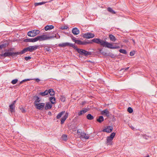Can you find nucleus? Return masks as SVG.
I'll return each mask as SVG.
<instances>
[{
	"label": "nucleus",
	"mask_w": 157,
	"mask_h": 157,
	"mask_svg": "<svg viewBox=\"0 0 157 157\" xmlns=\"http://www.w3.org/2000/svg\"><path fill=\"white\" fill-rule=\"evenodd\" d=\"M98 51H99V52L100 53H101L102 52V49H100V48H98Z\"/></svg>",
	"instance_id": "bf43d9fd"
},
{
	"label": "nucleus",
	"mask_w": 157,
	"mask_h": 157,
	"mask_svg": "<svg viewBox=\"0 0 157 157\" xmlns=\"http://www.w3.org/2000/svg\"><path fill=\"white\" fill-rule=\"evenodd\" d=\"M40 41L48 40L49 39L54 38L55 37H56L57 39L58 38L56 37V36H48L46 35H40Z\"/></svg>",
	"instance_id": "20e7f679"
},
{
	"label": "nucleus",
	"mask_w": 157,
	"mask_h": 157,
	"mask_svg": "<svg viewBox=\"0 0 157 157\" xmlns=\"http://www.w3.org/2000/svg\"><path fill=\"white\" fill-rule=\"evenodd\" d=\"M99 44L101 45V46L111 49H119L120 48L119 46H113V43H109L104 41L103 40H101L100 39Z\"/></svg>",
	"instance_id": "f257e3e1"
},
{
	"label": "nucleus",
	"mask_w": 157,
	"mask_h": 157,
	"mask_svg": "<svg viewBox=\"0 0 157 157\" xmlns=\"http://www.w3.org/2000/svg\"><path fill=\"white\" fill-rule=\"evenodd\" d=\"M16 101H17V100H15L14 101H13L12 102V103H11V104L13 105H15V103H16Z\"/></svg>",
	"instance_id": "6e6d98bb"
},
{
	"label": "nucleus",
	"mask_w": 157,
	"mask_h": 157,
	"mask_svg": "<svg viewBox=\"0 0 157 157\" xmlns=\"http://www.w3.org/2000/svg\"><path fill=\"white\" fill-rule=\"evenodd\" d=\"M54 28V26L53 25H47L45 26L44 29L45 31L52 29Z\"/></svg>",
	"instance_id": "aec40b11"
},
{
	"label": "nucleus",
	"mask_w": 157,
	"mask_h": 157,
	"mask_svg": "<svg viewBox=\"0 0 157 157\" xmlns=\"http://www.w3.org/2000/svg\"><path fill=\"white\" fill-rule=\"evenodd\" d=\"M80 137L81 138H84L85 139H88L89 137L88 134H87L83 132L81 133Z\"/></svg>",
	"instance_id": "4468645a"
},
{
	"label": "nucleus",
	"mask_w": 157,
	"mask_h": 157,
	"mask_svg": "<svg viewBox=\"0 0 157 157\" xmlns=\"http://www.w3.org/2000/svg\"><path fill=\"white\" fill-rule=\"evenodd\" d=\"M34 38L35 42L38 40L40 41V36H37L36 37Z\"/></svg>",
	"instance_id": "37998d69"
},
{
	"label": "nucleus",
	"mask_w": 157,
	"mask_h": 157,
	"mask_svg": "<svg viewBox=\"0 0 157 157\" xmlns=\"http://www.w3.org/2000/svg\"><path fill=\"white\" fill-rule=\"evenodd\" d=\"M68 28V27L67 25L62 26H61L60 28V29L62 30L67 29Z\"/></svg>",
	"instance_id": "4c0bfd02"
},
{
	"label": "nucleus",
	"mask_w": 157,
	"mask_h": 157,
	"mask_svg": "<svg viewBox=\"0 0 157 157\" xmlns=\"http://www.w3.org/2000/svg\"><path fill=\"white\" fill-rule=\"evenodd\" d=\"M19 54H22L21 52H13V56H15L17 55H19Z\"/></svg>",
	"instance_id": "a19ab883"
},
{
	"label": "nucleus",
	"mask_w": 157,
	"mask_h": 157,
	"mask_svg": "<svg viewBox=\"0 0 157 157\" xmlns=\"http://www.w3.org/2000/svg\"><path fill=\"white\" fill-rule=\"evenodd\" d=\"M104 119L103 117L102 116H100L97 119V121L99 123H101L103 121H104Z\"/></svg>",
	"instance_id": "393cba45"
},
{
	"label": "nucleus",
	"mask_w": 157,
	"mask_h": 157,
	"mask_svg": "<svg viewBox=\"0 0 157 157\" xmlns=\"http://www.w3.org/2000/svg\"><path fill=\"white\" fill-rule=\"evenodd\" d=\"M48 94H49L51 96H53L55 94V92L53 89H51L48 90Z\"/></svg>",
	"instance_id": "a878e982"
},
{
	"label": "nucleus",
	"mask_w": 157,
	"mask_h": 157,
	"mask_svg": "<svg viewBox=\"0 0 157 157\" xmlns=\"http://www.w3.org/2000/svg\"><path fill=\"white\" fill-rule=\"evenodd\" d=\"M40 32L39 30L35 29L28 32L27 35L30 37H34L39 34Z\"/></svg>",
	"instance_id": "7ed1b4c3"
},
{
	"label": "nucleus",
	"mask_w": 157,
	"mask_h": 157,
	"mask_svg": "<svg viewBox=\"0 0 157 157\" xmlns=\"http://www.w3.org/2000/svg\"><path fill=\"white\" fill-rule=\"evenodd\" d=\"M45 47H46L47 48H45L44 49V50H45L46 51H47V52H49L51 50H50V48H51V47L48 46V45H47V46Z\"/></svg>",
	"instance_id": "c9c22d12"
},
{
	"label": "nucleus",
	"mask_w": 157,
	"mask_h": 157,
	"mask_svg": "<svg viewBox=\"0 0 157 157\" xmlns=\"http://www.w3.org/2000/svg\"><path fill=\"white\" fill-rule=\"evenodd\" d=\"M71 37L72 40L73 41L75 42V40H76L75 39V38L72 35L71 36Z\"/></svg>",
	"instance_id": "3c124183"
},
{
	"label": "nucleus",
	"mask_w": 157,
	"mask_h": 157,
	"mask_svg": "<svg viewBox=\"0 0 157 157\" xmlns=\"http://www.w3.org/2000/svg\"><path fill=\"white\" fill-rule=\"evenodd\" d=\"M34 105L37 109L42 110L44 107L45 103H36L34 104Z\"/></svg>",
	"instance_id": "0eeeda50"
},
{
	"label": "nucleus",
	"mask_w": 157,
	"mask_h": 157,
	"mask_svg": "<svg viewBox=\"0 0 157 157\" xmlns=\"http://www.w3.org/2000/svg\"><path fill=\"white\" fill-rule=\"evenodd\" d=\"M75 43L81 45L82 41L76 40H75Z\"/></svg>",
	"instance_id": "ea45409f"
},
{
	"label": "nucleus",
	"mask_w": 157,
	"mask_h": 157,
	"mask_svg": "<svg viewBox=\"0 0 157 157\" xmlns=\"http://www.w3.org/2000/svg\"><path fill=\"white\" fill-rule=\"evenodd\" d=\"M18 81V80L17 79H15L12 80L11 81V83L13 85L16 84Z\"/></svg>",
	"instance_id": "f704fd0d"
},
{
	"label": "nucleus",
	"mask_w": 157,
	"mask_h": 157,
	"mask_svg": "<svg viewBox=\"0 0 157 157\" xmlns=\"http://www.w3.org/2000/svg\"><path fill=\"white\" fill-rule=\"evenodd\" d=\"M94 36V35L91 33H88L83 35V37L86 39L93 38Z\"/></svg>",
	"instance_id": "9d476101"
},
{
	"label": "nucleus",
	"mask_w": 157,
	"mask_h": 157,
	"mask_svg": "<svg viewBox=\"0 0 157 157\" xmlns=\"http://www.w3.org/2000/svg\"><path fill=\"white\" fill-rule=\"evenodd\" d=\"M88 109H84L83 110L80 111L78 113L79 116H81L82 114L85 113L86 112L88 111Z\"/></svg>",
	"instance_id": "6ab92c4d"
},
{
	"label": "nucleus",
	"mask_w": 157,
	"mask_h": 157,
	"mask_svg": "<svg viewBox=\"0 0 157 157\" xmlns=\"http://www.w3.org/2000/svg\"><path fill=\"white\" fill-rule=\"evenodd\" d=\"M22 83V82H21V81L19 84H18V85L20 86L21 84Z\"/></svg>",
	"instance_id": "e2e57ef3"
},
{
	"label": "nucleus",
	"mask_w": 157,
	"mask_h": 157,
	"mask_svg": "<svg viewBox=\"0 0 157 157\" xmlns=\"http://www.w3.org/2000/svg\"><path fill=\"white\" fill-rule=\"evenodd\" d=\"M109 38L110 41L113 42H115L117 40L115 36L112 34L109 35Z\"/></svg>",
	"instance_id": "412c9836"
},
{
	"label": "nucleus",
	"mask_w": 157,
	"mask_h": 157,
	"mask_svg": "<svg viewBox=\"0 0 157 157\" xmlns=\"http://www.w3.org/2000/svg\"><path fill=\"white\" fill-rule=\"evenodd\" d=\"M50 101L52 104H54L56 102V98L55 97H52L49 98Z\"/></svg>",
	"instance_id": "cd10ccee"
},
{
	"label": "nucleus",
	"mask_w": 157,
	"mask_h": 157,
	"mask_svg": "<svg viewBox=\"0 0 157 157\" xmlns=\"http://www.w3.org/2000/svg\"><path fill=\"white\" fill-rule=\"evenodd\" d=\"M60 100L63 102H64L65 100V97L64 96H61L60 98Z\"/></svg>",
	"instance_id": "e433bc0d"
},
{
	"label": "nucleus",
	"mask_w": 157,
	"mask_h": 157,
	"mask_svg": "<svg viewBox=\"0 0 157 157\" xmlns=\"http://www.w3.org/2000/svg\"><path fill=\"white\" fill-rule=\"evenodd\" d=\"M0 56L2 57H9L10 56H13V52H10L6 51L4 53H2L0 54Z\"/></svg>",
	"instance_id": "6e6552de"
},
{
	"label": "nucleus",
	"mask_w": 157,
	"mask_h": 157,
	"mask_svg": "<svg viewBox=\"0 0 157 157\" xmlns=\"http://www.w3.org/2000/svg\"><path fill=\"white\" fill-rule=\"evenodd\" d=\"M130 128H132V129H133H133H134V128L132 126V127L130 126Z\"/></svg>",
	"instance_id": "0e129e2a"
},
{
	"label": "nucleus",
	"mask_w": 157,
	"mask_h": 157,
	"mask_svg": "<svg viewBox=\"0 0 157 157\" xmlns=\"http://www.w3.org/2000/svg\"><path fill=\"white\" fill-rule=\"evenodd\" d=\"M47 2H36L35 3H34V5L35 6H39V5H41L47 3Z\"/></svg>",
	"instance_id": "7c9ffc66"
},
{
	"label": "nucleus",
	"mask_w": 157,
	"mask_h": 157,
	"mask_svg": "<svg viewBox=\"0 0 157 157\" xmlns=\"http://www.w3.org/2000/svg\"><path fill=\"white\" fill-rule=\"evenodd\" d=\"M72 33L75 35H77L79 33V31L77 28H74L72 30Z\"/></svg>",
	"instance_id": "f3484780"
},
{
	"label": "nucleus",
	"mask_w": 157,
	"mask_h": 157,
	"mask_svg": "<svg viewBox=\"0 0 157 157\" xmlns=\"http://www.w3.org/2000/svg\"><path fill=\"white\" fill-rule=\"evenodd\" d=\"M21 82H22V83H23V82H25V81L24 80H22V81H21Z\"/></svg>",
	"instance_id": "338daca9"
},
{
	"label": "nucleus",
	"mask_w": 157,
	"mask_h": 157,
	"mask_svg": "<svg viewBox=\"0 0 157 157\" xmlns=\"http://www.w3.org/2000/svg\"><path fill=\"white\" fill-rule=\"evenodd\" d=\"M65 111H62L60 112L57 116L56 118L57 119H59L65 113Z\"/></svg>",
	"instance_id": "b1692460"
},
{
	"label": "nucleus",
	"mask_w": 157,
	"mask_h": 157,
	"mask_svg": "<svg viewBox=\"0 0 157 157\" xmlns=\"http://www.w3.org/2000/svg\"><path fill=\"white\" fill-rule=\"evenodd\" d=\"M75 44H71L69 43L66 42L63 43L62 44H58V46L59 47H61L63 48L67 46H69L71 47H72L73 48H75Z\"/></svg>",
	"instance_id": "39448f33"
},
{
	"label": "nucleus",
	"mask_w": 157,
	"mask_h": 157,
	"mask_svg": "<svg viewBox=\"0 0 157 157\" xmlns=\"http://www.w3.org/2000/svg\"><path fill=\"white\" fill-rule=\"evenodd\" d=\"M99 38H94L92 39L91 40H88L86 41V44H92L93 42H94L99 44V42H98L99 41Z\"/></svg>",
	"instance_id": "1a4fd4ad"
},
{
	"label": "nucleus",
	"mask_w": 157,
	"mask_h": 157,
	"mask_svg": "<svg viewBox=\"0 0 157 157\" xmlns=\"http://www.w3.org/2000/svg\"><path fill=\"white\" fill-rule=\"evenodd\" d=\"M86 44V41H82V43H81V45H85Z\"/></svg>",
	"instance_id": "603ef678"
},
{
	"label": "nucleus",
	"mask_w": 157,
	"mask_h": 157,
	"mask_svg": "<svg viewBox=\"0 0 157 157\" xmlns=\"http://www.w3.org/2000/svg\"><path fill=\"white\" fill-rule=\"evenodd\" d=\"M31 57L30 56H25V59L26 61H28L31 59Z\"/></svg>",
	"instance_id": "09e8293b"
},
{
	"label": "nucleus",
	"mask_w": 157,
	"mask_h": 157,
	"mask_svg": "<svg viewBox=\"0 0 157 157\" xmlns=\"http://www.w3.org/2000/svg\"><path fill=\"white\" fill-rule=\"evenodd\" d=\"M8 45V44L6 43H3L0 45V50L6 47Z\"/></svg>",
	"instance_id": "c756f323"
},
{
	"label": "nucleus",
	"mask_w": 157,
	"mask_h": 157,
	"mask_svg": "<svg viewBox=\"0 0 157 157\" xmlns=\"http://www.w3.org/2000/svg\"><path fill=\"white\" fill-rule=\"evenodd\" d=\"M123 42H125V43H127L128 41L127 40H124L123 41Z\"/></svg>",
	"instance_id": "052dcab7"
},
{
	"label": "nucleus",
	"mask_w": 157,
	"mask_h": 157,
	"mask_svg": "<svg viewBox=\"0 0 157 157\" xmlns=\"http://www.w3.org/2000/svg\"><path fill=\"white\" fill-rule=\"evenodd\" d=\"M33 98L34 99H36L34 102V104H35L36 103H39L40 101L39 97L36 95Z\"/></svg>",
	"instance_id": "5701e85b"
},
{
	"label": "nucleus",
	"mask_w": 157,
	"mask_h": 157,
	"mask_svg": "<svg viewBox=\"0 0 157 157\" xmlns=\"http://www.w3.org/2000/svg\"><path fill=\"white\" fill-rule=\"evenodd\" d=\"M20 109L21 112L23 113H25L26 111V110L22 107H20Z\"/></svg>",
	"instance_id": "79ce46f5"
},
{
	"label": "nucleus",
	"mask_w": 157,
	"mask_h": 157,
	"mask_svg": "<svg viewBox=\"0 0 157 157\" xmlns=\"http://www.w3.org/2000/svg\"><path fill=\"white\" fill-rule=\"evenodd\" d=\"M23 41L25 42H35V38H27L23 40Z\"/></svg>",
	"instance_id": "dca6fc26"
},
{
	"label": "nucleus",
	"mask_w": 157,
	"mask_h": 157,
	"mask_svg": "<svg viewBox=\"0 0 157 157\" xmlns=\"http://www.w3.org/2000/svg\"><path fill=\"white\" fill-rule=\"evenodd\" d=\"M39 47L38 45L30 46L28 47H26L27 52H32L33 51L36 50Z\"/></svg>",
	"instance_id": "423d86ee"
},
{
	"label": "nucleus",
	"mask_w": 157,
	"mask_h": 157,
	"mask_svg": "<svg viewBox=\"0 0 157 157\" xmlns=\"http://www.w3.org/2000/svg\"><path fill=\"white\" fill-rule=\"evenodd\" d=\"M146 157H149V155H147Z\"/></svg>",
	"instance_id": "774afa93"
},
{
	"label": "nucleus",
	"mask_w": 157,
	"mask_h": 157,
	"mask_svg": "<svg viewBox=\"0 0 157 157\" xmlns=\"http://www.w3.org/2000/svg\"><path fill=\"white\" fill-rule=\"evenodd\" d=\"M107 10L108 12H109L112 14H114L116 13V12L110 7H108L107 8Z\"/></svg>",
	"instance_id": "bb28decb"
},
{
	"label": "nucleus",
	"mask_w": 157,
	"mask_h": 157,
	"mask_svg": "<svg viewBox=\"0 0 157 157\" xmlns=\"http://www.w3.org/2000/svg\"><path fill=\"white\" fill-rule=\"evenodd\" d=\"M14 49V48H10L9 49H6L5 51H6L10 52V51H13Z\"/></svg>",
	"instance_id": "de8ad7c7"
},
{
	"label": "nucleus",
	"mask_w": 157,
	"mask_h": 157,
	"mask_svg": "<svg viewBox=\"0 0 157 157\" xmlns=\"http://www.w3.org/2000/svg\"><path fill=\"white\" fill-rule=\"evenodd\" d=\"M62 139L64 141H66L67 139V136L66 135L63 134L61 137Z\"/></svg>",
	"instance_id": "473e14b6"
},
{
	"label": "nucleus",
	"mask_w": 157,
	"mask_h": 157,
	"mask_svg": "<svg viewBox=\"0 0 157 157\" xmlns=\"http://www.w3.org/2000/svg\"><path fill=\"white\" fill-rule=\"evenodd\" d=\"M132 41L135 44V42L134 40L132 39Z\"/></svg>",
	"instance_id": "69168bd1"
},
{
	"label": "nucleus",
	"mask_w": 157,
	"mask_h": 157,
	"mask_svg": "<svg viewBox=\"0 0 157 157\" xmlns=\"http://www.w3.org/2000/svg\"><path fill=\"white\" fill-rule=\"evenodd\" d=\"M68 116V113H66L65 115L64 116L61 118L60 122V123L61 124H62L64 123L65 121L67 118Z\"/></svg>",
	"instance_id": "ddd939ff"
},
{
	"label": "nucleus",
	"mask_w": 157,
	"mask_h": 157,
	"mask_svg": "<svg viewBox=\"0 0 157 157\" xmlns=\"http://www.w3.org/2000/svg\"><path fill=\"white\" fill-rule=\"evenodd\" d=\"M116 135L115 133L113 132L111 134L110 136H109V137L111 138L112 139H113L114 138V136H115Z\"/></svg>",
	"instance_id": "a18cd8bd"
},
{
	"label": "nucleus",
	"mask_w": 157,
	"mask_h": 157,
	"mask_svg": "<svg viewBox=\"0 0 157 157\" xmlns=\"http://www.w3.org/2000/svg\"><path fill=\"white\" fill-rule=\"evenodd\" d=\"M101 54L104 56H108L107 55V53L105 52H102Z\"/></svg>",
	"instance_id": "864d4df0"
},
{
	"label": "nucleus",
	"mask_w": 157,
	"mask_h": 157,
	"mask_svg": "<svg viewBox=\"0 0 157 157\" xmlns=\"http://www.w3.org/2000/svg\"><path fill=\"white\" fill-rule=\"evenodd\" d=\"M80 130H80V129L78 130L77 132V133H78V134H79L80 135L81 133L82 132H80Z\"/></svg>",
	"instance_id": "13d9d810"
},
{
	"label": "nucleus",
	"mask_w": 157,
	"mask_h": 157,
	"mask_svg": "<svg viewBox=\"0 0 157 157\" xmlns=\"http://www.w3.org/2000/svg\"><path fill=\"white\" fill-rule=\"evenodd\" d=\"M101 113L102 115L105 114L107 117L109 116V112L107 109L104 110L101 112Z\"/></svg>",
	"instance_id": "4be33fe9"
},
{
	"label": "nucleus",
	"mask_w": 157,
	"mask_h": 157,
	"mask_svg": "<svg viewBox=\"0 0 157 157\" xmlns=\"http://www.w3.org/2000/svg\"><path fill=\"white\" fill-rule=\"evenodd\" d=\"M24 80L25 82H26V81H30V80H33V79H24Z\"/></svg>",
	"instance_id": "4d7b16f0"
},
{
	"label": "nucleus",
	"mask_w": 157,
	"mask_h": 157,
	"mask_svg": "<svg viewBox=\"0 0 157 157\" xmlns=\"http://www.w3.org/2000/svg\"><path fill=\"white\" fill-rule=\"evenodd\" d=\"M135 54V52L134 51H131L130 53V55L131 56H133Z\"/></svg>",
	"instance_id": "8fccbe9b"
},
{
	"label": "nucleus",
	"mask_w": 157,
	"mask_h": 157,
	"mask_svg": "<svg viewBox=\"0 0 157 157\" xmlns=\"http://www.w3.org/2000/svg\"><path fill=\"white\" fill-rule=\"evenodd\" d=\"M113 139L111 138L109 136L107 137L106 141L105 142L106 144L107 145H111L112 144V140Z\"/></svg>",
	"instance_id": "f8f14e48"
},
{
	"label": "nucleus",
	"mask_w": 157,
	"mask_h": 157,
	"mask_svg": "<svg viewBox=\"0 0 157 157\" xmlns=\"http://www.w3.org/2000/svg\"><path fill=\"white\" fill-rule=\"evenodd\" d=\"M86 118L89 120H92L94 119V117L90 114H88L86 116Z\"/></svg>",
	"instance_id": "c85d7f7f"
},
{
	"label": "nucleus",
	"mask_w": 157,
	"mask_h": 157,
	"mask_svg": "<svg viewBox=\"0 0 157 157\" xmlns=\"http://www.w3.org/2000/svg\"><path fill=\"white\" fill-rule=\"evenodd\" d=\"M119 51L120 52L124 54H126L127 53L126 50L123 49H120Z\"/></svg>",
	"instance_id": "72a5a7b5"
},
{
	"label": "nucleus",
	"mask_w": 157,
	"mask_h": 157,
	"mask_svg": "<svg viewBox=\"0 0 157 157\" xmlns=\"http://www.w3.org/2000/svg\"><path fill=\"white\" fill-rule=\"evenodd\" d=\"M52 105L50 102H47L45 107V109L46 110L50 109L52 108Z\"/></svg>",
	"instance_id": "a211bd4d"
},
{
	"label": "nucleus",
	"mask_w": 157,
	"mask_h": 157,
	"mask_svg": "<svg viewBox=\"0 0 157 157\" xmlns=\"http://www.w3.org/2000/svg\"><path fill=\"white\" fill-rule=\"evenodd\" d=\"M40 94L41 96H45L48 94V90H46L44 92H40Z\"/></svg>",
	"instance_id": "2f4dec72"
},
{
	"label": "nucleus",
	"mask_w": 157,
	"mask_h": 157,
	"mask_svg": "<svg viewBox=\"0 0 157 157\" xmlns=\"http://www.w3.org/2000/svg\"><path fill=\"white\" fill-rule=\"evenodd\" d=\"M127 111L129 113H131L133 112V110L130 107H129L127 109Z\"/></svg>",
	"instance_id": "58836bf2"
},
{
	"label": "nucleus",
	"mask_w": 157,
	"mask_h": 157,
	"mask_svg": "<svg viewBox=\"0 0 157 157\" xmlns=\"http://www.w3.org/2000/svg\"><path fill=\"white\" fill-rule=\"evenodd\" d=\"M108 56H110L112 58H114L115 57V56L114 54L111 53H109Z\"/></svg>",
	"instance_id": "c03bdc74"
},
{
	"label": "nucleus",
	"mask_w": 157,
	"mask_h": 157,
	"mask_svg": "<svg viewBox=\"0 0 157 157\" xmlns=\"http://www.w3.org/2000/svg\"><path fill=\"white\" fill-rule=\"evenodd\" d=\"M129 68V67H128L126 68H125L124 69L126 71V70H128Z\"/></svg>",
	"instance_id": "680f3d73"
},
{
	"label": "nucleus",
	"mask_w": 157,
	"mask_h": 157,
	"mask_svg": "<svg viewBox=\"0 0 157 157\" xmlns=\"http://www.w3.org/2000/svg\"><path fill=\"white\" fill-rule=\"evenodd\" d=\"M74 49H75L79 54L86 56L90 55L92 54L91 52H88L84 49L78 48L76 46H75V48H74Z\"/></svg>",
	"instance_id": "f03ea898"
},
{
	"label": "nucleus",
	"mask_w": 157,
	"mask_h": 157,
	"mask_svg": "<svg viewBox=\"0 0 157 157\" xmlns=\"http://www.w3.org/2000/svg\"><path fill=\"white\" fill-rule=\"evenodd\" d=\"M33 79L35 80L37 82H39L40 81V80L38 78H35Z\"/></svg>",
	"instance_id": "5fc2aeb1"
},
{
	"label": "nucleus",
	"mask_w": 157,
	"mask_h": 157,
	"mask_svg": "<svg viewBox=\"0 0 157 157\" xmlns=\"http://www.w3.org/2000/svg\"><path fill=\"white\" fill-rule=\"evenodd\" d=\"M15 105L11 104L9 105V111L11 113L15 112Z\"/></svg>",
	"instance_id": "2eb2a0df"
},
{
	"label": "nucleus",
	"mask_w": 157,
	"mask_h": 157,
	"mask_svg": "<svg viewBox=\"0 0 157 157\" xmlns=\"http://www.w3.org/2000/svg\"><path fill=\"white\" fill-rule=\"evenodd\" d=\"M113 129V127L111 126H108L106 128L103 129L102 131L104 132L110 133L112 132Z\"/></svg>",
	"instance_id": "9b49d317"
},
{
	"label": "nucleus",
	"mask_w": 157,
	"mask_h": 157,
	"mask_svg": "<svg viewBox=\"0 0 157 157\" xmlns=\"http://www.w3.org/2000/svg\"><path fill=\"white\" fill-rule=\"evenodd\" d=\"M21 52L22 54L25 53L26 52H27L26 47L24 48Z\"/></svg>",
	"instance_id": "49530a36"
}]
</instances>
